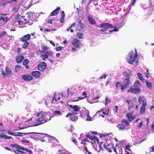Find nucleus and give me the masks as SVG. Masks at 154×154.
Masks as SVG:
<instances>
[{
  "label": "nucleus",
  "mask_w": 154,
  "mask_h": 154,
  "mask_svg": "<svg viewBox=\"0 0 154 154\" xmlns=\"http://www.w3.org/2000/svg\"><path fill=\"white\" fill-rule=\"evenodd\" d=\"M110 101V100L108 98H106L105 99V105H106L108 103H109Z\"/></svg>",
  "instance_id": "c03bdc74"
},
{
  "label": "nucleus",
  "mask_w": 154,
  "mask_h": 154,
  "mask_svg": "<svg viewBox=\"0 0 154 154\" xmlns=\"http://www.w3.org/2000/svg\"><path fill=\"white\" fill-rule=\"evenodd\" d=\"M24 43L22 45V48L25 49L29 44L28 42H24Z\"/></svg>",
  "instance_id": "7c9ffc66"
},
{
  "label": "nucleus",
  "mask_w": 154,
  "mask_h": 154,
  "mask_svg": "<svg viewBox=\"0 0 154 154\" xmlns=\"http://www.w3.org/2000/svg\"><path fill=\"white\" fill-rule=\"evenodd\" d=\"M132 113H133L129 112L126 116V117L127 118V119L129 122L135 119V117L132 115Z\"/></svg>",
  "instance_id": "2eb2a0df"
},
{
  "label": "nucleus",
  "mask_w": 154,
  "mask_h": 154,
  "mask_svg": "<svg viewBox=\"0 0 154 154\" xmlns=\"http://www.w3.org/2000/svg\"><path fill=\"white\" fill-rule=\"evenodd\" d=\"M77 37L78 38H81L83 37V34L80 33H77Z\"/></svg>",
  "instance_id": "79ce46f5"
},
{
  "label": "nucleus",
  "mask_w": 154,
  "mask_h": 154,
  "mask_svg": "<svg viewBox=\"0 0 154 154\" xmlns=\"http://www.w3.org/2000/svg\"><path fill=\"white\" fill-rule=\"evenodd\" d=\"M50 43L53 46H55V44L52 41H50Z\"/></svg>",
  "instance_id": "680f3d73"
},
{
  "label": "nucleus",
  "mask_w": 154,
  "mask_h": 154,
  "mask_svg": "<svg viewBox=\"0 0 154 154\" xmlns=\"http://www.w3.org/2000/svg\"><path fill=\"white\" fill-rule=\"evenodd\" d=\"M46 66V63L44 62H42L38 65V69L41 71L43 72L45 70Z\"/></svg>",
  "instance_id": "423d86ee"
},
{
  "label": "nucleus",
  "mask_w": 154,
  "mask_h": 154,
  "mask_svg": "<svg viewBox=\"0 0 154 154\" xmlns=\"http://www.w3.org/2000/svg\"><path fill=\"white\" fill-rule=\"evenodd\" d=\"M87 94L85 92H84L82 93V95L84 96V97H83L80 98L79 97H78V99H79L80 100H82L84 99V98H86L87 97V96L86 95Z\"/></svg>",
  "instance_id": "a878e982"
},
{
  "label": "nucleus",
  "mask_w": 154,
  "mask_h": 154,
  "mask_svg": "<svg viewBox=\"0 0 154 154\" xmlns=\"http://www.w3.org/2000/svg\"><path fill=\"white\" fill-rule=\"evenodd\" d=\"M29 62V60L28 59H26L23 62V64L25 66L26 64H27Z\"/></svg>",
  "instance_id": "4c0bfd02"
},
{
  "label": "nucleus",
  "mask_w": 154,
  "mask_h": 154,
  "mask_svg": "<svg viewBox=\"0 0 154 154\" xmlns=\"http://www.w3.org/2000/svg\"><path fill=\"white\" fill-rule=\"evenodd\" d=\"M104 148L106 149V150L109 152H112L113 150V151L116 153H118L116 152V147H114L112 143L105 144L103 145Z\"/></svg>",
  "instance_id": "7ed1b4c3"
},
{
  "label": "nucleus",
  "mask_w": 154,
  "mask_h": 154,
  "mask_svg": "<svg viewBox=\"0 0 154 154\" xmlns=\"http://www.w3.org/2000/svg\"><path fill=\"white\" fill-rule=\"evenodd\" d=\"M129 74H127L126 75V87L128 86L130 83L129 77Z\"/></svg>",
  "instance_id": "4be33fe9"
},
{
  "label": "nucleus",
  "mask_w": 154,
  "mask_h": 154,
  "mask_svg": "<svg viewBox=\"0 0 154 154\" xmlns=\"http://www.w3.org/2000/svg\"><path fill=\"white\" fill-rule=\"evenodd\" d=\"M121 86L122 91H123V89L125 88V84L124 85H121V83L119 82H117L116 83V88H118Z\"/></svg>",
  "instance_id": "a211bd4d"
},
{
  "label": "nucleus",
  "mask_w": 154,
  "mask_h": 154,
  "mask_svg": "<svg viewBox=\"0 0 154 154\" xmlns=\"http://www.w3.org/2000/svg\"><path fill=\"white\" fill-rule=\"evenodd\" d=\"M63 48V47H61L60 46L56 48V50L57 51H59Z\"/></svg>",
  "instance_id": "de8ad7c7"
},
{
  "label": "nucleus",
  "mask_w": 154,
  "mask_h": 154,
  "mask_svg": "<svg viewBox=\"0 0 154 154\" xmlns=\"http://www.w3.org/2000/svg\"><path fill=\"white\" fill-rule=\"evenodd\" d=\"M72 44L76 48H79V45L80 44V42L79 40L76 38H75L73 39L72 42Z\"/></svg>",
  "instance_id": "f8f14e48"
},
{
  "label": "nucleus",
  "mask_w": 154,
  "mask_h": 154,
  "mask_svg": "<svg viewBox=\"0 0 154 154\" xmlns=\"http://www.w3.org/2000/svg\"><path fill=\"white\" fill-rule=\"evenodd\" d=\"M21 68V66H16L15 67L14 71L17 72L19 71V69Z\"/></svg>",
  "instance_id": "72a5a7b5"
},
{
  "label": "nucleus",
  "mask_w": 154,
  "mask_h": 154,
  "mask_svg": "<svg viewBox=\"0 0 154 154\" xmlns=\"http://www.w3.org/2000/svg\"><path fill=\"white\" fill-rule=\"evenodd\" d=\"M62 151H63V150L59 149L58 151V152H60V153L59 154H66V153L65 152L60 153V152Z\"/></svg>",
  "instance_id": "052dcab7"
},
{
  "label": "nucleus",
  "mask_w": 154,
  "mask_h": 154,
  "mask_svg": "<svg viewBox=\"0 0 154 154\" xmlns=\"http://www.w3.org/2000/svg\"><path fill=\"white\" fill-rule=\"evenodd\" d=\"M130 147V146L127 145L126 146V149H128L129 150H131V149H129V148Z\"/></svg>",
  "instance_id": "13d9d810"
},
{
  "label": "nucleus",
  "mask_w": 154,
  "mask_h": 154,
  "mask_svg": "<svg viewBox=\"0 0 154 154\" xmlns=\"http://www.w3.org/2000/svg\"><path fill=\"white\" fill-rule=\"evenodd\" d=\"M106 75H103V76L100 77V79H102L103 78L104 79L105 78Z\"/></svg>",
  "instance_id": "69168bd1"
},
{
  "label": "nucleus",
  "mask_w": 154,
  "mask_h": 154,
  "mask_svg": "<svg viewBox=\"0 0 154 154\" xmlns=\"http://www.w3.org/2000/svg\"><path fill=\"white\" fill-rule=\"evenodd\" d=\"M60 113V112L58 110H55L53 112V114H57L59 115Z\"/></svg>",
  "instance_id": "09e8293b"
},
{
  "label": "nucleus",
  "mask_w": 154,
  "mask_h": 154,
  "mask_svg": "<svg viewBox=\"0 0 154 154\" xmlns=\"http://www.w3.org/2000/svg\"><path fill=\"white\" fill-rule=\"evenodd\" d=\"M7 32L6 31H3L2 32L0 33V38H2L5 35Z\"/></svg>",
  "instance_id": "f704fd0d"
},
{
  "label": "nucleus",
  "mask_w": 154,
  "mask_h": 154,
  "mask_svg": "<svg viewBox=\"0 0 154 154\" xmlns=\"http://www.w3.org/2000/svg\"><path fill=\"white\" fill-rule=\"evenodd\" d=\"M45 54L48 55V56L49 55L51 56L53 54V52L50 51H47L45 53Z\"/></svg>",
  "instance_id": "e433bc0d"
},
{
  "label": "nucleus",
  "mask_w": 154,
  "mask_h": 154,
  "mask_svg": "<svg viewBox=\"0 0 154 154\" xmlns=\"http://www.w3.org/2000/svg\"><path fill=\"white\" fill-rule=\"evenodd\" d=\"M128 92H131L132 93L138 94L141 92V90L139 88H132L131 87L128 90Z\"/></svg>",
  "instance_id": "1a4fd4ad"
},
{
  "label": "nucleus",
  "mask_w": 154,
  "mask_h": 154,
  "mask_svg": "<svg viewBox=\"0 0 154 154\" xmlns=\"http://www.w3.org/2000/svg\"><path fill=\"white\" fill-rule=\"evenodd\" d=\"M150 149L151 150H150V152H153L154 151V145L152 147H151L150 148Z\"/></svg>",
  "instance_id": "6e6d98bb"
},
{
  "label": "nucleus",
  "mask_w": 154,
  "mask_h": 154,
  "mask_svg": "<svg viewBox=\"0 0 154 154\" xmlns=\"http://www.w3.org/2000/svg\"><path fill=\"white\" fill-rule=\"evenodd\" d=\"M136 84L137 85L140 87L141 86L140 83V82L138 80H137L136 82L134 83L135 85Z\"/></svg>",
  "instance_id": "8fccbe9b"
},
{
  "label": "nucleus",
  "mask_w": 154,
  "mask_h": 154,
  "mask_svg": "<svg viewBox=\"0 0 154 154\" xmlns=\"http://www.w3.org/2000/svg\"><path fill=\"white\" fill-rule=\"evenodd\" d=\"M137 75L140 80L142 81L144 80V79L143 78L142 75L141 73L138 72L137 74Z\"/></svg>",
  "instance_id": "473e14b6"
},
{
  "label": "nucleus",
  "mask_w": 154,
  "mask_h": 154,
  "mask_svg": "<svg viewBox=\"0 0 154 154\" xmlns=\"http://www.w3.org/2000/svg\"><path fill=\"white\" fill-rule=\"evenodd\" d=\"M15 147L17 148V149H20L22 150V148H23V147L19 146L17 144H15Z\"/></svg>",
  "instance_id": "37998d69"
},
{
  "label": "nucleus",
  "mask_w": 154,
  "mask_h": 154,
  "mask_svg": "<svg viewBox=\"0 0 154 154\" xmlns=\"http://www.w3.org/2000/svg\"><path fill=\"white\" fill-rule=\"evenodd\" d=\"M146 83L147 87L150 89H151L152 88V83L151 82H149L148 81H147Z\"/></svg>",
  "instance_id": "cd10ccee"
},
{
  "label": "nucleus",
  "mask_w": 154,
  "mask_h": 154,
  "mask_svg": "<svg viewBox=\"0 0 154 154\" xmlns=\"http://www.w3.org/2000/svg\"><path fill=\"white\" fill-rule=\"evenodd\" d=\"M122 122H120L119 124L117 127L120 130H123L125 128V119H123L122 120Z\"/></svg>",
  "instance_id": "9b49d317"
},
{
  "label": "nucleus",
  "mask_w": 154,
  "mask_h": 154,
  "mask_svg": "<svg viewBox=\"0 0 154 154\" xmlns=\"http://www.w3.org/2000/svg\"><path fill=\"white\" fill-rule=\"evenodd\" d=\"M53 21V20L50 19L48 20L47 23L51 24V23H52Z\"/></svg>",
  "instance_id": "864d4df0"
},
{
  "label": "nucleus",
  "mask_w": 154,
  "mask_h": 154,
  "mask_svg": "<svg viewBox=\"0 0 154 154\" xmlns=\"http://www.w3.org/2000/svg\"><path fill=\"white\" fill-rule=\"evenodd\" d=\"M86 136L87 138H88L90 139V140H94V138L96 137L95 136H91L88 134H87L86 135Z\"/></svg>",
  "instance_id": "bb28decb"
},
{
  "label": "nucleus",
  "mask_w": 154,
  "mask_h": 154,
  "mask_svg": "<svg viewBox=\"0 0 154 154\" xmlns=\"http://www.w3.org/2000/svg\"><path fill=\"white\" fill-rule=\"evenodd\" d=\"M21 49L20 48H17V52L19 54L20 53V51Z\"/></svg>",
  "instance_id": "338daca9"
},
{
  "label": "nucleus",
  "mask_w": 154,
  "mask_h": 154,
  "mask_svg": "<svg viewBox=\"0 0 154 154\" xmlns=\"http://www.w3.org/2000/svg\"><path fill=\"white\" fill-rule=\"evenodd\" d=\"M42 52H45L48 49V48L46 46H43L42 48Z\"/></svg>",
  "instance_id": "ea45409f"
},
{
  "label": "nucleus",
  "mask_w": 154,
  "mask_h": 154,
  "mask_svg": "<svg viewBox=\"0 0 154 154\" xmlns=\"http://www.w3.org/2000/svg\"><path fill=\"white\" fill-rule=\"evenodd\" d=\"M0 21L5 22V19L4 17H2L0 18Z\"/></svg>",
  "instance_id": "0e129e2a"
},
{
  "label": "nucleus",
  "mask_w": 154,
  "mask_h": 154,
  "mask_svg": "<svg viewBox=\"0 0 154 154\" xmlns=\"http://www.w3.org/2000/svg\"><path fill=\"white\" fill-rule=\"evenodd\" d=\"M85 142H89V141L88 140L87 138H87L84 139L81 142V143L82 144H85Z\"/></svg>",
  "instance_id": "49530a36"
},
{
  "label": "nucleus",
  "mask_w": 154,
  "mask_h": 154,
  "mask_svg": "<svg viewBox=\"0 0 154 154\" xmlns=\"http://www.w3.org/2000/svg\"><path fill=\"white\" fill-rule=\"evenodd\" d=\"M22 19H23V16H21L18 14L15 17V22H18V24L19 25L23 24L24 21H22Z\"/></svg>",
  "instance_id": "0eeeda50"
},
{
  "label": "nucleus",
  "mask_w": 154,
  "mask_h": 154,
  "mask_svg": "<svg viewBox=\"0 0 154 154\" xmlns=\"http://www.w3.org/2000/svg\"><path fill=\"white\" fill-rule=\"evenodd\" d=\"M75 112H72V113H68L66 116V117H69V115H72L73 114H75Z\"/></svg>",
  "instance_id": "603ef678"
},
{
  "label": "nucleus",
  "mask_w": 154,
  "mask_h": 154,
  "mask_svg": "<svg viewBox=\"0 0 154 154\" xmlns=\"http://www.w3.org/2000/svg\"><path fill=\"white\" fill-rule=\"evenodd\" d=\"M24 16H23V20L24 21V22L23 24H26V23H28L29 21L26 19L25 18Z\"/></svg>",
  "instance_id": "a19ab883"
},
{
  "label": "nucleus",
  "mask_w": 154,
  "mask_h": 154,
  "mask_svg": "<svg viewBox=\"0 0 154 154\" xmlns=\"http://www.w3.org/2000/svg\"><path fill=\"white\" fill-rule=\"evenodd\" d=\"M126 101L128 104V108L129 110H130V109L132 108L133 107L134 105L132 103L130 100H128Z\"/></svg>",
  "instance_id": "b1692460"
},
{
  "label": "nucleus",
  "mask_w": 154,
  "mask_h": 154,
  "mask_svg": "<svg viewBox=\"0 0 154 154\" xmlns=\"http://www.w3.org/2000/svg\"><path fill=\"white\" fill-rule=\"evenodd\" d=\"M129 58L127 59V61L128 63L133 64L134 61L137 56V53L136 49H135V54H134V52L132 51L129 54Z\"/></svg>",
  "instance_id": "f03ea898"
},
{
  "label": "nucleus",
  "mask_w": 154,
  "mask_h": 154,
  "mask_svg": "<svg viewBox=\"0 0 154 154\" xmlns=\"http://www.w3.org/2000/svg\"><path fill=\"white\" fill-rule=\"evenodd\" d=\"M79 24L81 28L82 29H84L85 28V26L82 23L81 20H80L79 21Z\"/></svg>",
  "instance_id": "c85d7f7f"
},
{
  "label": "nucleus",
  "mask_w": 154,
  "mask_h": 154,
  "mask_svg": "<svg viewBox=\"0 0 154 154\" xmlns=\"http://www.w3.org/2000/svg\"><path fill=\"white\" fill-rule=\"evenodd\" d=\"M55 94H54V96L53 97H50L47 98V100H48L49 101L51 102V103H53V101L54 100Z\"/></svg>",
  "instance_id": "393cba45"
},
{
  "label": "nucleus",
  "mask_w": 154,
  "mask_h": 154,
  "mask_svg": "<svg viewBox=\"0 0 154 154\" xmlns=\"http://www.w3.org/2000/svg\"><path fill=\"white\" fill-rule=\"evenodd\" d=\"M11 71L8 66L5 68V73L3 71L2 72V74L4 78H5L6 76L9 75L11 74Z\"/></svg>",
  "instance_id": "9d476101"
},
{
  "label": "nucleus",
  "mask_w": 154,
  "mask_h": 154,
  "mask_svg": "<svg viewBox=\"0 0 154 154\" xmlns=\"http://www.w3.org/2000/svg\"><path fill=\"white\" fill-rule=\"evenodd\" d=\"M88 20L89 22L91 25L95 24H96V22L94 20L89 16L88 17Z\"/></svg>",
  "instance_id": "412c9836"
},
{
  "label": "nucleus",
  "mask_w": 154,
  "mask_h": 154,
  "mask_svg": "<svg viewBox=\"0 0 154 154\" xmlns=\"http://www.w3.org/2000/svg\"><path fill=\"white\" fill-rule=\"evenodd\" d=\"M78 117L77 116H74L71 118V119L73 121H75L77 119Z\"/></svg>",
  "instance_id": "a18cd8bd"
},
{
  "label": "nucleus",
  "mask_w": 154,
  "mask_h": 154,
  "mask_svg": "<svg viewBox=\"0 0 154 154\" xmlns=\"http://www.w3.org/2000/svg\"><path fill=\"white\" fill-rule=\"evenodd\" d=\"M109 109H108L107 110V111H106V112H104V111H103V114L104 115H107L108 114H109Z\"/></svg>",
  "instance_id": "3c124183"
},
{
  "label": "nucleus",
  "mask_w": 154,
  "mask_h": 154,
  "mask_svg": "<svg viewBox=\"0 0 154 154\" xmlns=\"http://www.w3.org/2000/svg\"><path fill=\"white\" fill-rule=\"evenodd\" d=\"M48 103H49V101L47 100V98L46 99V100L45 101V104L46 105H47Z\"/></svg>",
  "instance_id": "bf43d9fd"
},
{
  "label": "nucleus",
  "mask_w": 154,
  "mask_h": 154,
  "mask_svg": "<svg viewBox=\"0 0 154 154\" xmlns=\"http://www.w3.org/2000/svg\"><path fill=\"white\" fill-rule=\"evenodd\" d=\"M60 9V7H57L50 14V16H53L57 15Z\"/></svg>",
  "instance_id": "f3484780"
},
{
  "label": "nucleus",
  "mask_w": 154,
  "mask_h": 154,
  "mask_svg": "<svg viewBox=\"0 0 154 154\" xmlns=\"http://www.w3.org/2000/svg\"><path fill=\"white\" fill-rule=\"evenodd\" d=\"M31 75L34 78H38L41 75V73L38 71H34L31 72Z\"/></svg>",
  "instance_id": "4468645a"
},
{
  "label": "nucleus",
  "mask_w": 154,
  "mask_h": 154,
  "mask_svg": "<svg viewBox=\"0 0 154 154\" xmlns=\"http://www.w3.org/2000/svg\"><path fill=\"white\" fill-rule=\"evenodd\" d=\"M0 137L1 138L4 139H8V136L7 135H3L0 134Z\"/></svg>",
  "instance_id": "c9c22d12"
},
{
  "label": "nucleus",
  "mask_w": 154,
  "mask_h": 154,
  "mask_svg": "<svg viewBox=\"0 0 154 154\" xmlns=\"http://www.w3.org/2000/svg\"><path fill=\"white\" fill-rule=\"evenodd\" d=\"M100 26L101 27L103 28L100 29V31L103 32L106 31L108 29L112 28H113L112 24L108 23H101L100 24Z\"/></svg>",
  "instance_id": "20e7f679"
},
{
  "label": "nucleus",
  "mask_w": 154,
  "mask_h": 154,
  "mask_svg": "<svg viewBox=\"0 0 154 154\" xmlns=\"http://www.w3.org/2000/svg\"><path fill=\"white\" fill-rule=\"evenodd\" d=\"M12 134L11 135H14L15 136H22V133H21L20 132H19L18 133V134H17L15 132H12Z\"/></svg>",
  "instance_id": "c756f323"
},
{
  "label": "nucleus",
  "mask_w": 154,
  "mask_h": 154,
  "mask_svg": "<svg viewBox=\"0 0 154 154\" xmlns=\"http://www.w3.org/2000/svg\"><path fill=\"white\" fill-rule=\"evenodd\" d=\"M50 30H51V29H44V31L45 32H48L50 31Z\"/></svg>",
  "instance_id": "774afa93"
},
{
  "label": "nucleus",
  "mask_w": 154,
  "mask_h": 154,
  "mask_svg": "<svg viewBox=\"0 0 154 154\" xmlns=\"http://www.w3.org/2000/svg\"><path fill=\"white\" fill-rule=\"evenodd\" d=\"M37 116L39 118H42V119H47V121L51 119L49 116L46 115V114H45V112L42 111L39 112L37 114Z\"/></svg>",
  "instance_id": "39448f33"
},
{
  "label": "nucleus",
  "mask_w": 154,
  "mask_h": 154,
  "mask_svg": "<svg viewBox=\"0 0 154 154\" xmlns=\"http://www.w3.org/2000/svg\"><path fill=\"white\" fill-rule=\"evenodd\" d=\"M22 150H26V152H29L30 154H32V153L31 150L29 149L26 148L24 147H23V148H22Z\"/></svg>",
  "instance_id": "2f4dec72"
},
{
  "label": "nucleus",
  "mask_w": 154,
  "mask_h": 154,
  "mask_svg": "<svg viewBox=\"0 0 154 154\" xmlns=\"http://www.w3.org/2000/svg\"><path fill=\"white\" fill-rule=\"evenodd\" d=\"M138 101L139 105H142L140 108V113L141 115H143L145 113L146 110L145 107L147 104L146 99L142 97H140L139 98Z\"/></svg>",
  "instance_id": "f257e3e1"
},
{
  "label": "nucleus",
  "mask_w": 154,
  "mask_h": 154,
  "mask_svg": "<svg viewBox=\"0 0 154 154\" xmlns=\"http://www.w3.org/2000/svg\"><path fill=\"white\" fill-rule=\"evenodd\" d=\"M24 59L23 55H18L16 58V61L17 63H21L22 60Z\"/></svg>",
  "instance_id": "6ab92c4d"
},
{
  "label": "nucleus",
  "mask_w": 154,
  "mask_h": 154,
  "mask_svg": "<svg viewBox=\"0 0 154 154\" xmlns=\"http://www.w3.org/2000/svg\"><path fill=\"white\" fill-rule=\"evenodd\" d=\"M30 37L31 35L29 34H27L24 35L20 39L23 42H27V41L30 38Z\"/></svg>",
  "instance_id": "ddd939ff"
},
{
  "label": "nucleus",
  "mask_w": 154,
  "mask_h": 154,
  "mask_svg": "<svg viewBox=\"0 0 154 154\" xmlns=\"http://www.w3.org/2000/svg\"><path fill=\"white\" fill-rule=\"evenodd\" d=\"M65 17L64 15V12L63 11H62L61 12V18L60 19V21L61 23H63V20L64 19V17Z\"/></svg>",
  "instance_id": "5701e85b"
},
{
  "label": "nucleus",
  "mask_w": 154,
  "mask_h": 154,
  "mask_svg": "<svg viewBox=\"0 0 154 154\" xmlns=\"http://www.w3.org/2000/svg\"><path fill=\"white\" fill-rule=\"evenodd\" d=\"M22 79L25 81H30L32 79L33 77L30 75H25L22 76Z\"/></svg>",
  "instance_id": "dca6fc26"
},
{
  "label": "nucleus",
  "mask_w": 154,
  "mask_h": 154,
  "mask_svg": "<svg viewBox=\"0 0 154 154\" xmlns=\"http://www.w3.org/2000/svg\"><path fill=\"white\" fill-rule=\"evenodd\" d=\"M20 149H16V150H17V151H18V152H21V153H25V152H24L23 151H22L20 150Z\"/></svg>",
  "instance_id": "4d7b16f0"
},
{
  "label": "nucleus",
  "mask_w": 154,
  "mask_h": 154,
  "mask_svg": "<svg viewBox=\"0 0 154 154\" xmlns=\"http://www.w3.org/2000/svg\"><path fill=\"white\" fill-rule=\"evenodd\" d=\"M47 122V119L38 118L36 121L34 123L33 126H36Z\"/></svg>",
  "instance_id": "6e6552de"
},
{
  "label": "nucleus",
  "mask_w": 154,
  "mask_h": 154,
  "mask_svg": "<svg viewBox=\"0 0 154 154\" xmlns=\"http://www.w3.org/2000/svg\"><path fill=\"white\" fill-rule=\"evenodd\" d=\"M42 60L45 61V59L48 58V55L45 54H42Z\"/></svg>",
  "instance_id": "58836bf2"
},
{
  "label": "nucleus",
  "mask_w": 154,
  "mask_h": 154,
  "mask_svg": "<svg viewBox=\"0 0 154 154\" xmlns=\"http://www.w3.org/2000/svg\"><path fill=\"white\" fill-rule=\"evenodd\" d=\"M71 108L73 109V110L74 111L77 112L78 111L79 109L80 108H79V107L77 106V105H68Z\"/></svg>",
  "instance_id": "aec40b11"
},
{
  "label": "nucleus",
  "mask_w": 154,
  "mask_h": 154,
  "mask_svg": "<svg viewBox=\"0 0 154 154\" xmlns=\"http://www.w3.org/2000/svg\"><path fill=\"white\" fill-rule=\"evenodd\" d=\"M134 88H139V87L140 86H138L136 84L135 85H134Z\"/></svg>",
  "instance_id": "e2e57ef3"
},
{
  "label": "nucleus",
  "mask_w": 154,
  "mask_h": 154,
  "mask_svg": "<svg viewBox=\"0 0 154 154\" xmlns=\"http://www.w3.org/2000/svg\"><path fill=\"white\" fill-rule=\"evenodd\" d=\"M143 125V122H141L140 123V124L139 125H138L137 127L138 128H141V127H142Z\"/></svg>",
  "instance_id": "5fc2aeb1"
}]
</instances>
